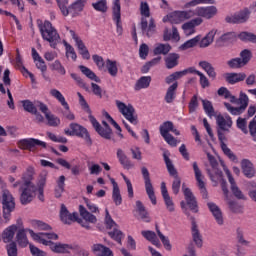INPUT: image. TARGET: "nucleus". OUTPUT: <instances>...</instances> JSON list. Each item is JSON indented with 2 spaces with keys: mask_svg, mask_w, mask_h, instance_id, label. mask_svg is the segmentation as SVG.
<instances>
[{
  "mask_svg": "<svg viewBox=\"0 0 256 256\" xmlns=\"http://www.w3.org/2000/svg\"><path fill=\"white\" fill-rule=\"evenodd\" d=\"M218 95L219 97L230 99V103L240 105V107H233L231 104L224 102V107H226L227 111H229L231 115H241V113H243L249 105V97L243 92L240 93V97L237 99V97L231 94L229 89L221 87L218 89Z\"/></svg>",
  "mask_w": 256,
  "mask_h": 256,
  "instance_id": "1",
  "label": "nucleus"
},
{
  "mask_svg": "<svg viewBox=\"0 0 256 256\" xmlns=\"http://www.w3.org/2000/svg\"><path fill=\"white\" fill-rule=\"evenodd\" d=\"M38 29L41 33L42 39L50 43V47H55L57 41H59V33L53 28V24L49 21L38 22Z\"/></svg>",
  "mask_w": 256,
  "mask_h": 256,
  "instance_id": "2",
  "label": "nucleus"
},
{
  "mask_svg": "<svg viewBox=\"0 0 256 256\" xmlns=\"http://www.w3.org/2000/svg\"><path fill=\"white\" fill-rule=\"evenodd\" d=\"M30 236L34 241H38V243H41L42 245H46L47 247H50L51 251H53L54 253H69V251L73 249V246L69 244L55 243L51 240H46L44 238H41V235L35 234V232L31 230H30Z\"/></svg>",
  "mask_w": 256,
  "mask_h": 256,
  "instance_id": "3",
  "label": "nucleus"
},
{
  "mask_svg": "<svg viewBox=\"0 0 256 256\" xmlns=\"http://www.w3.org/2000/svg\"><path fill=\"white\" fill-rule=\"evenodd\" d=\"M0 201L2 203L3 217L5 221H10L11 213L15 211V197L7 189L2 190Z\"/></svg>",
  "mask_w": 256,
  "mask_h": 256,
  "instance_id": "4",
  "label": "nucleus"
},
{
  "mask_svg": "<svg viewBox=\"0 0 256 256\" xmlns=\"http://www.w3.org/2000/svg\"><path fill=\"white\" fill-rule=\"evenodd\" d=\"M67 5H69V3L59 2V9L62 15L67 17L70 14L72 17H77L85 9L87 0H76L70 6L67 7Z\"/></svg>",
  "mask_w": 256,
  "mask_h": 256,
  "instance_id": "5",
  "label": "nucleus"
},
{
  "mask_svg": "<svg viewBox=\"0 0 256 256\" xmlns=\"http://www.w3.org/2000/svg\"><path fill=\"white\" fill-rule=\"evenodd\" d=\"M64 133L65 135H68V137H80V139L86 141L87 145H93L89 131H87V128L83 127L81 124L71 123L69 128L64 129Z\"/></svg>",
  "mask_w": 256,
  "mask_h": 256,
  "instance_id": "6",
  "label": "nucleus"
},
{
  "mask_svg": "<svg viewBox=\"0 0 256 256\" xmlns=\"http://www.w3.org/2000/svg\"><path fill=\"white\" fill-rule=\"evenodd\" d=\"M163 157H164V161L168 169L169 175H171V177H174V181L172 183V191L174 195H177L179 193V189H181V178L177 174V169H175V166L173 165V161H171L167 153H164Z\"/></svg>",
  "mask_w": 256,
  "mask_h": 256,
  "instance_id": "7",
  "label": "nucleus"
},
{
  "mask_svg": "<svg viewBox=\"0 0 256 256\" xmlns=\"http://www.w3.org/2000/svg\"><path fill=\"white\" fill-rule=\"evenodd\" d=\"M187 19H193V12L191 9L170 13L163 18V22L171 23L172 25H179V23L187 21Z\"/></svg>",
  "mask_w": 256,
  "mask_h": 256,
  "instance_id": "8",
  "label": "nucleus"
},
{
  "mask_svg": "<svg viewBox=\"0 0 256 256\" xmlns=\"http://www.w3.org/2000/svg\"><path fill=\"white\" fill-rule=\"evenodd\" d=\"M116 106L118 107V111L121 112L123 117H125L127 121L132 123V125H137V123H139V120L137 118V114L135 113V108L133 107V105L131 104L126 105L125 103L119 100H116Z\"/></svg>",
  "mask_w": 256,
  "mask_h": 256,
  "instance_id": "9",
  "label": "nucleus"
},
{
  "mask_svg": "<svg viewBox=\"0 0 256 256\" xmlns=\"http://www.w3.org/2000/svg\"><path fill=\"white\" fill-rule=\"evenodd\" d=\"M19 149L23 151H30L31 153H35L38 147H42V149L47 148V143L35 138H27L18 141Z\"/></svg>",
  "mask_w": 256,
  "mask_h": 256,
  "instance_id": "10",
  "label": "nucleus"
},
{
  "mask_svg": "<svg viewBox=\"0 0 256 256\" xmlns=\"http://www.w3.org/2000/svg\"><path fill=\"white\" fill-rule=\"evenodd\" d=\"M192 17H198L200 19H213L217 16L219 10L215 6H201L191 9Z\"/></svg>",
  "mask_w": 256,
  "mask_h": 256,
  "instance_id": "11",
  "label": "nucleus"
},
{
  "mask_svg": "<svg viewBox=\"0 0 256 256\" xmlns=\"http://www.w3.org/2000/svg\"><path fill=\"white\" fill-rule=\"evenodd\" d=\"M36 107L45 115V119L47 120V125L49 127H59L61 125V119L55 116L51 111H49V107L46 106L43 102H36Z\"/></svg>",
  "mask_w": 256,
  "mask_h": 256,
  "instance_id": "12",
  "label": "nucleus"
},
{
  "mask_svg": "<svg viewBox=\"0 0 256 256\" xmlns=\"http://www.w3.org/2000/svg\"><path fill=\"white\" fill-rule=\"evenodd\" d=\"M141 173L144 179L146 193L152 203V205H157V197L155 196V189L153 188V184L151 183V174L147 167L141 168Z\"/></svg>",
  "mask_w": 256,
  "mask_h": 256,
  "instance_id": "13",
  "label": "nucleus"
},
{
  "mask_svg": "<svg viewBox=\"0 0 256 256\" xmlns=\"http://www.w3.org/2000/svg\"><path fill=\"white\" fill-rule=\"evenodd\" d=\"M50 95L51 97H54V99H57L58 102L62 105V107H64V109L66 110L65 112H63V116L65 117V119H68V121H74L75 114L71 113V111L69 110V103H67V100H65V96H63L61 91L57 89H51Z\"/></svg>",
  "mask_w": 256,
  "mask_h": 256,
  "instance_id": "14",
  "label": "nucleus"
},
{
  "mask_svg": "<svg viewBox=\"0 0 256 256\" xmlns=\"http://www.w3.org/2000/svg\"><path fill=\"white\" fill-rule=\"evenodd\" d=\"M89 121L94 127L95 131L98 133V135L103 137V139H111V135H113V130H111L109 124L103 121L102 124L104 125V128L101 127V124L99 123V121H97L96 118H94L93 115L89 116Z\"/></svg>",
  "mask_w": 256,
  "mask_h": 256,
  "instance_id": "15",
  "label": "nucleus"
},
{
  "mask_svg": "<svg viewBox=\"0 0 256 256\" xmlns=\"http://www.w3.org/2000/svg\"><path fill=\"white\" fill-rule=\"evenodd\" d=\"M105 223L107 229H113V231L108 232V235H110L111 239H114V241H117V243H121V239L125 237L123 235V232H121L119 229H117V224L115 221H113V218H111V215L109 214V210L106 209V217H105Z\"/></svg>",
  "mask_w": 256,
  "mask_h": 256,
  "instance_id": "16",
  "label": "nucleus"
},
{
  "mask_svg": "<svg viewBox=\"0 0 256 256\" xmlns=\"http://www.w3.org/2000/svg\"><path fill=\"white\" fill-rule=\"evenodd\" d=\"M249 61H251V52L247 49H244L240 53V58H233L229 60L227 65L230 67V69H241V67H245Z\"/></svg>",
  "mask_w": 256,
  "mask_h": 256,
  "instance_id": "17",
  "label": "nucleus"
},
{
  "mask_svg": "<svg viewBox=\"0 0 256 256\" xmlns=\"http://www.w3.org/2000/svg\"><path fill=\"white\" fill-rule=\"evenodd\" d=\"M112 19L116 23V32L123 35V24L121 23V0H113Z\"/></svg>",
  "mask_w": 256,
  "mask_h": 256,
  "instance_id": "18",
  "label": "nucleus"
},
{
  "mask_svg": "<svg viewBox=\"0 0 256 256\" xmlns=\"http://www.w3.org/2000/svg\"><path fill=\"white\" fill-rule=\"evenodd\" d=\"M192 169L194 171V176H195L198 188L200 189V193L203 199H207V188H205V181H204L205 176H203V172L201 171V168H199V164H197V162H193Z\"/></svg>",
  "mask_w": 256,
  "mask_h": 256,
  "instance_id": "19",
  "label": "nucleus"
},
{
  "mask_svg": "<svg viewBox=\"0 0 256 256\" xmlns=\"http://www.w3.org/2000/svg\"><path fill=\"white\" fill-rule=\"evenodd\" d=\"M171 130H173V122L171 121H166L160 126V134L166 143L171 147H177V139H175L173 135L169 134V131Z\"/></svg>",
  "mask_w": 256,
  "mask_h": 256,
  "instance_id": "20",
  "label": "nucleus"
},
{
  "mask_svg": "<svg viewBox=\"0 0 256 256\" xmlns=\"http://www.w3.org/2000/svg\"><path fill=\"white\" fill-rule=\"evenodd\" d=\"M208 161L212 167V170H207V173L211 179V181H214L217 183L221 177H223V172L219 169V162H217V159L211 154H207Z\"/></svg>",
  "mask_w": 256,
  "mask_h": 256,
  "instance_id": "21",
  "label": "nucleus"
},
{
  "mask_svg": "<svg viewBox=\"0 0 256 256\" xmlns=\"http://www.w3.org/2000/svg\"><path fill=\"white\" fill-rule=\"evenodd\" d=\"M20 202L22 205H29L35 199L37 186H20Z\"/></svg>",
  "mask_w": 256,
  "mask_h": 256,
  "instance_id": "22",
  "label": "nucleus"
},
{
  "mask_svg": "<svg viewBox=\"0 0 256 256\" xmlns=\"http://www.w3.org/2000/svg\"><path fill=\"white\" fill-rule=\"evenodd\" d=\"M249 15H251V11L245 8L244 10L232 15L227 16L225 18L226 23H246L249 20Z\"/></svg>",
  "mask_w": 256,
  "mask_h": 256,
  "instance_id": "23",
  "label": "nucleus"
},
{
  "mask_svg": "<svg viewBox=\"0 0 256 256\" xmlns=\"http://www.w3.org/2000/svg\"><path fill=\"white\" fill-rule=\"evenodd\" d=\"M79 217V214L77 212L74 213H69V210H67V206L65 204L61 205V210H60V219L62 223H65L66 225H71L74 221H77Z\"/></svg>",
  "mask_w": 256,
  "mask_h": 256,
  "instance_id": "24",
  "label": "nucleus"
},
{
  "mask_svg": "<svg viewBox=\"0 0 256 256\" xmlns=\"http://www.w3.org/2000/svg\"><path fill=\"white\" fill-rule=\"evenodd\" d=\"M182 191L184 193L185 201L188 207L191 209V211L197 213V199L195 198V195H193L191 189L185 188V184H183Z\"/></svg>",
  "mask_w": 256,
  "mask_h": 256,
  "instance_id": "25",
  "label": "nucleus"
},
{
  "mask_svg": "<svg viewBox=\"0 0 256 256\" xmlns=\"http://www.w3.org/2000/svg\"><path fill=\"white\" fill-rule=\"evenodd\" d=\"M203 23L202 18H194L182 25V29L187 37L196 33L195 27H199Z\"/></svg>",
  "mask_w": 256,
  "mask_h": 256,
  "instance_id": "26",
  "label": "nucleus"
},
{
  "mask_svg": "<svg viewBox=\"0 0 256 256\" xmlns=\"http://www.w3.org/2000/svg\"><path fill=\"white\" fill-rule=\"evenodd\" d=\"M116 157L120 163V165H122L123 169H133V167H135V164H133V162L131 161V159H129V157H127V154L125 153V151L121 148L117 149L116 152Z\"/></svg>",
  "mask_w": 256,
  "mask_h": 256,
  "instance_id": "27",
  "label": "nucleus"
},
{
  "mask_svg": "<svg viewBox=\"0 0 256 256\" xmlns=\"http://www.w3.org/2000/svg\"><path fill=\"white\" fill-rule=\"evenodd\" d=\"M216 123L218 125V129H221V131H227L229 132V129L233 127V120L231 119V116L226 115H218L216 117Z\"/></svg>",
  "mask_w": 256,
  "mask_h": 256,
  "instance_id": "28",
  "label": "nucleus"
},
{
  "mask_svg": "<svg viewBox=\"0 0 256 256\" xmlns=\"http://www.w3.org/2000/svg\"><path fill=\"white\" fill-rule=\"evenodd\" d=\"M161 193L164 199V203L166 205V209L170 213H173V211H175V203H173V199L171 198V196H169V191H167V186L165 182L161 183Z\"/></svg>",
  "mask_w": 256,
  "mask_h": 256,
  "instance_id": "29",
  "label": "nucleus"
},
{
  "mask_svg": "<svg viewBox=\"0 0 256 256\" xmlns=\"http://www.w3.org/2000/svg\"><path fill=\"white\" fill-rule=\"evenodd\" d=\"M35 177V168L33 166H29L26 171L22 174V185L21 186H27V187H35V184H33V179Z\"/></svg>",
  "mask_w": 256,
  "mask_h": 256,
  "instance_id": "30",
  "label": "nucleus"
},
{
  "mask_svg": "<svg viewBox=\"0 0 256 256\" xmlns=\"http://www.w3.org/2000/svg\"><path fill=\"white\" fill-rule=\"evenodd\" d=\"M224 171L228 177L229 183L231 184V190L234 197H236L237 199H245V195H243V192L239 189V187H237V184H235V179L231 175L229 169L224 168Z\"/></svg>",
  "mask_w": 256,
  "mask_h": 256,
  "instance_id": "31",
  "label": "nucleus"
},
{
  "mask_svg": "<svg viewBox=\"0 0 256 256\" xmlns=\"http://www.w3.org/2000/svg\"><path fill=\"white\" fill-rule=\"evenodd\" d=\"M156 27L157 26L155 25V20H153V18H151L149 22L142 18L141 29L143 33H146L147 37H153V35H155Z\"/></svg>",
  "mask_w": 256,
  "mask_h": 256,
  "instance_id": "32",
  "label": "nucleus"
},
{
  "mask_svg": "<svg viewBox=\"0 0 256 256\" xmlns=\"http://www.w3.org/2000/svg\"><path fill=\"white\" fill-rule=\"evenodd\" d=\"M136 213L138 215V219H141L145 223L151 222V217H149V212H147V209H145V206L143 205L142 201H136Z\"/></svg>",
  "mask_w": 256,
  "mask_h": 256,
  "instance_id": "33",
  "label": "nucleus"
},
{
  "mask_svg": "<svg viewBox=\"0 0 256 256\" xmlns=\"http://www.w3.org/2000/svg\"><path fill=\"white\" fill-rule=\"evenodd\" d=\"M207 205L216 223L218 225H223V212L221 211V208H219V206L213 202H209Z\"/></svg>",
  "mask_w": 256,
  "mask_h": 256,
  "instance_id": "34",
  "label": "nucleus"
},
{
  "mask_svg": "<svg viewBox=\"0 0 256 256\" xmlns=\"http://www.w3.org/2000/svg\"><path fill=\"white\" fill-rule=\"evenodd\" d=\"M33 231L31 229H21L17 231L16 234V241L19 245V247H27L29 245V239L27 238V232L31 235V232Z\"/></svg>",
  "mask_w": 256,
  "mask_h": 256,
  "instance_id": "35",
  "label": "nucleus"
},
{
  "mask_svg": "<svg viewBox=\"0 0 256 256\" xmlns=\"http://www.w3.org/2000/svg\"><path fill=\"white\" fill-rule=\"evenodd\" d=\"M241 168H242L243 174L248 179L255 177V168L253 167V163H251V161L247 159L242 160Z\"/></svg>",
  "mask_w": 256,
  "mask_h": 256,
  "instance_id": "36",
  "label": "nucleus"
},
{
  "mask_svg": "<svg viewBox=\"0 0 256 256\" xmlns=\"http://www.w3.org/2000/svg\"><path fill=\"white\" fill-rule=\"evenodd\" d=\"M92 251L96 256H113V251L103 244H94Z\"/></svg>",
  "mask_w": 256,
  "mask_h": 256,
  "instance_id": "37",
  "label": "nucleus"
},
{
  "mask_svg": "<svg viewBox=\"0 0 256 256\" xmlns=\"http://www.w3.org/2000/svg\"><path fill=\"white\" fill-rule=\"evenodd\" d=\"M151 85V76H142L140 77L135 85L134 90L141 91V89H147Z\"/></svg>",
  "mask_w": 256,
  "mask_h": 256,
  "instance_id": "38",
  "label": "nucleus"
},
{
  "mask_svg": "<svg viewBox=\"0 0 256 256\" xmlns=\"http://www.w3.org/2000/svg\"><path fill=\"white\" fill-rule=\"evenodd\" d=\"M247 75L245 73H228L226 74V81L230 85H235V83H240V81H245Z\"/></svg>",
  "mask_w": 256,
  "mask_h": 256,
  "instance_id": "39",
  "label": "nucleus"
},
{
  "mask_svg": "<svg viewBox=\"0 0 256 256\" xmlns=\"http://www.w3.org/2000/svg\"><path fill=\"white\" fill-rule=\"evenodd\" d=\"M179 54L170 53L165 59V65L167 69H173L179 65Z\"/></svg>",
  "mask_w": 256,
  "mask_h": 256,
  "instance_id": "40",
  "label": "nucleus"
},
{
  "mask_svg": "<svg viewBox=\"0 0 256 256\" xmlns=\"http://www.w3.org/2000/svg\"><path fill=\"white\" fill-rule=\"evenodd\" d=\"M105 67L111 77H117L119 73V63H117V61L107 59Z\"/></svg>",
  "mask_w": 256,
  "mask_h": 256,
  "instance_id": "41",
  "label": "nucleus"
},
{
  "mask_svg": "<svg viewBox=\"0 0 256 256\" xmlns=\"http://www.w3.org/2000/svg\"><path fill=\"white\" fill-rule=\"evenodd\" d=\"M16 231H17L16 225H11L8 228H6L2 234V239L4 243H11V241H13V238L15 237Z\"/></svg>",
  "mask_w": 256,
  "mask_h": 256,
  "instance_id": "42",
  "label": "nucleus"
},
{
  "mask_svg": "<svg viewBox=\"0 0 256 256\" xmlns=\"http://www.w3.org/2000/svg\"><path fill=\"white\" fill-rule=\"evenodd\" d=\"M192 238L197 247H203V237L201 236L195 221H192Z\"/></svg>",
  "mask_w": 256,
  "mask_h": 256,
  "instance_id": "43",
  "label": "nucleus"
},
{
  "mask_svg": "<svg viewBox=\"0 0 256 256\" xmlns=\"http://www.w3.org/2000/svg\"><path fill=\"white\" fill-rule=\"evenodd\" d=\"M79 69H80L81 73H83V75H85V77L90 79V81H95V83H101V78H99L97 76V74H95V72H93L91 69L87 68L84 65H80Z\"/></svg>",
  "mask_w": 256,
  "mask_h": 256,
  "instance_id": "44",
  "label": "nucleus"
},
{
  "mask_svg": "<svg viewBox=\"0 0 256 256\" xmlns=\"http://www.w3.org/2000/svg\"><path fill=\"white\" fill-rule=\"evenodd\" d=\"M199 67L205 70V72L207 73L208 77H210V79H215L217 77V72H215V68L211 63L207 61H201L199 62Z\"/></svg>",
  "mask_w": 256,
  "mask_h": 256,
  "instance_id": "45",
  "label": "nucleus"
},
{
  "mask_svg": "<svg viewBox=\"0 0 256 256\" xmlns=\"http://www.w3.org/2000/svg\"><path fill=\"white\" fill-rule=\"evenodd\" d=\"M142 237H145L147 241H150L152 245H155V247H161V242L159 241V238H157V234L153 231H142L141 232Z\"/></svg>",
  "mask_w": 256,
  "mask_h": 256,
  "instance_id": "46",
  "label": "nucleus"
},
{
  "mask_svg": "<svg viewBox=\"0 0 256 256\" xmlns=\"http://www.w3.org/2000/svg\"><path fill=\"white\" fill-rule=\"evenodd\" d=\"M215 35H217V30L213 29L207 33V35L200 41V47L205 48L209 47L211 43H213L215 39Z\"/></svg>",
  "mask_w": 256,
  "mask_h": 256,
  "instance_id": "47",
  "label": "nucleus"
},
{
  "mask_svg": "<svg viewBox=\"0 0 256 256\" xmlns=\"http://www.w3.org/2000/svg\"><path fill=\"white\" fill-rule=\"evenodd\" d=\"M170 51H171L170 44L158 43L156 44L153 50V53L154 55H168Z\"/></svg>",
  "mask_w": 256,
  "mask_h": 256,
  "instance_id": "48",
  "label": "nucleus"
},
{
  "mask_svg": "<svg viewBox=\"0 0 256 256\" xmlns=\"http://www.w3.org/2000/svg\"><path fill=\"white\" fill-rule=\"evenodd\" d=\"M79 211H80L81 217H83L86 222L97 223V217L95 215L89 213V211H87V209H85L83 207V205L79 206Z\"/></svg>",
  "mask_w": 256,
  "mask_h": 256,
  "instance_id": "49",
  "label": "nucleus"
},
{
  "mask_svg": "<svg viewBox=\"0 0 256 256\" xmlns=\"http://www.w3.org/2000/svg\"><path fill=\"white\" fill-rule=\"evenodd\" d=\"M215 0H191L184 5L185 9L197 7V5H215Z\"/></svg>",
  "mask_w": 256,
  "mask_h": 256,
  "instance_id": "50",
  "label": "nucleus"
},
{
  "mask_svg": "<svg viewBox=\"0 0 256 256\" xmlns=\"http://www.w3.org/2000/svg\"><path fill=\"white\" fill-rule=\"evenodd\" d=\"M177 87H178V84L177 82H175L168 88L165 95L166 103H171L172 101H175Z\"/></svg>",
  "mask_w": 256,
  "mask_h": 256,
  "instance_id": "51",
  "label": "nucleus"
},
{
  "mask_svg": "<svg viewBox=\"0 0 256 256\" xmlns=\"http://www.w3.org/2000/svg\"><path fill=\"white\" fill-rule=\"evenodd\" d=\"M35 103H41V101H34V103L31 102L30 100L22 101L24 110H26L28 113H31V114L37 113V104Z\"/></svg>",
  "mask_w": 256,
  "mask_h": 256,
  "instance_id": "52",
  "label": "nucleus"
},
{
  "mask_svg": "<svg viewBox=\"0 0 256 256\" xmlns=\"http://www.w3.org/2000/svg\"><path fill=\"white\" fill-rule=\"evenodd\" d=\"M202 105H203V109L206 113V115H208V117H215L216 113H215V108L213 107V103H211V101L209 100H202Z\"/></svg>",
  "mask_w": 256,
  "mask_h": 256,
  "instance_id": "53",
  "label": "nucleus"
},
{
  "mask_svg": "<svg viewBox=\"0 0 256 256\" xmlns=\"http://www.w3.org/2000/svg\"><path fill=\"white\" fill-rule=\"evenodd\" d=\"M238 38L245 43H256V35L251 32H241Z\"/></svg>",
  "mask_w": 256,
  "mask_h": 256,
  "instance_id": "54",
  "label": "nucleus"
},
{
  "mask_svg": "<svg viewBox=\"0 0 256 256\" xmlns=\"http://www.w3.org/2000/svg\"><path fill=\"white\" fill-rule=\"evenodd\" d=\"M199 41H201V36H196L186 41L184 44H182L181 49L183 51H187V49H192V47H197V45L199 44Z\"/></svg>",
  "mask_w": 256,
  "mask_h": 256,
  "instance_id": "55",
  "label": "nucleus"
},
{
  "mask_svg": "<svg viewBox=\"0 0 256 256\" xmlns=\"http://www.w3.org/2000/svg\"><path fill=\"white\" fill-rule=\"evenodd\" d=\"M31 225L34 229H38V231H49L51 229L49 224L39 220H33Z\"/></svg>",
  "mask_w": 256,
  "mask_h": 256,
  "instance_id": "56",
  "label": "nucleus"
},
{
  "mask_svg": "<svg viewBox=\"0 0 256 256\" xmlns=\"http://www.w3.org/2000/svg\"><path fill=\"white\" fill-rule=\"evenodd\" d=\"M50 68L52 69V71H57L59 75H66L67 73V71L65 70V67L63 66V64H61V61L59 60L54 61L50 65Z\"/></svg>",
  "mask_w": 256,
  "mask_h": 256,
  "instance_id": "57",
  "label": "nucleus"
},
{
  "mask_svg": "<svg viewBox=\"0 0 256 256\" xmlns=\"http://www.w3.org/2000/svg\"><path fill=\"white\" fill-rule=\"evenodd\" d=\"M221 149H222L224 155H226V157H228V159H230V161L237 163V156L235 155V153H233V151H231L229 149V147H227V144L222 143Z\"/></svg>",
  "mask_w": 256,
  "mask_h": 256,
  "instance_id": "58",
  "label": "nucleus"
},
{
  "mask_svg": "<svg viewBox=\"0 0 256 256\" xmlns=\"http://www.w3.org/2000/svg\"><path fill=\"white\" fill-rule=\"evenodd\" d=\"M112 200L116 206H119L123 203V197L121 196V190L119 188L113 189Z\"/></svg>",
  "mask_w": 256,
  "mask_h": 256,
  "instance_id": "59",
  "label": "nucleus"
},
{
  "mask_svg": "<svg viewBox=\"0 0 256 256\" xmlns=\"http://www.w3.org/2000/svg\"><path fill=\"white\" fill-rule=\"evenodd\" d=\"M47 171H42L41 174L39 175L38 182H37V187L38 189H45V185H47Z\"/></svg>",
  "mask_w": 256,
  "mask_h": 256,
  "instance_id": "60",
  "label": "nucleus"
},
{
  "mask_svg": "<svg viewBox=\"0 0 256 256\" xmlns=\"http://www.w3.org/2000/svg\"><path fill=\"white\" fill-rule=\"evenodd\" d=\"M92 7L96 11H100L101 13H106V11H107V0H100L96 3H93Z\"/></svg>",
  "mask_w": 256,
  "mask_h": 256,
  "instance_id": "61",
  "label": "nucleus"
},
{
  "mask_svg": "<svg viewBox=\"0 0 256 256\" xmlns=\"http://www.w3.org/2000/svg\"><path fill=\"white\" fill-rule=\"evenodd\" d=\"M66 47V57L69 59V57L72 59V61H77V52H75V48L71 46L70 44H65Z\"/></svg>",
  "mask_w": 256,
  "mask_h": 256,
  "instance_id": "62",
  "label": "nucleus"
},
{
  "mask_svg": "<svg viewBox=\"0 0 256 256\" xmlns=\"http://www.w3.org/2000/svg\"><path fill=\"white\" fill-rule=\"evenodd\" d=\"M8 256H17V243L11 242L6 246Z\"/></svg>",
  "mask_w": 256,
  "mask_h": 256,
  "instance_id": "63",
  "label": "nucleus"
},
{
  "mask_svg": "<svg viewBox=\"0 0 256 256\" xmlns=\"http://www.w3.org/2000/svg\"><path fill=\"white\" fill-rule=\"evenodd\" d=\"M248 189L249 191V197L252 201H256V183L255 182H249L248 183Z\"/></svg>",
  "mask_w": 256,
  "mask_h": 256,
  "instance_id": "64",
  "label": "nucleus"
}]
</instances>
